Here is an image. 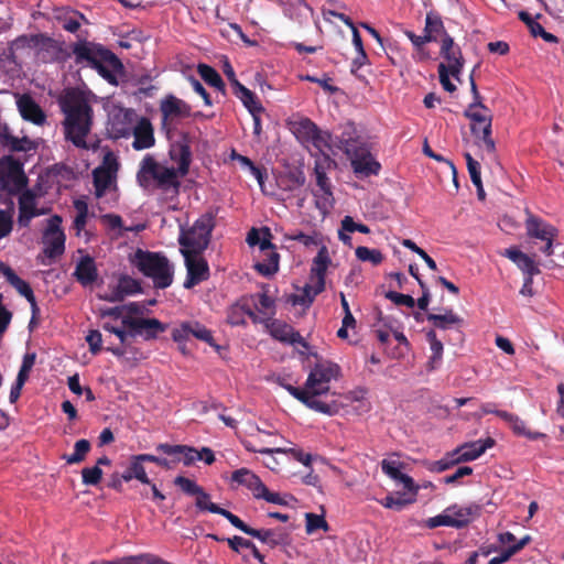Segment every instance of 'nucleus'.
Here are the masks:
<instances>
[{"instance_id": "2f4dec72", "label": "nucleus", "mask_w": 564, "mask_h": 564, "mask_svg": "<svg viewBox=\"0 0 564 564\" xmlns=\"http://www.w3.org/2000/svg\"><path fill=\"white\" fill-rule=\"evenodd\" d=\"M426 318L435 328L442 330L451 329L453 327H456L459 330L463 325V318L453 310H446L444 314L429 313Z\"/></svg>"}, {"instance_id": "473e14b6", "label": "nucleus", "mask_w": 564, "mask_h": 564, "mask_svg": "<svg viewBox=\"0 0 564 564\" xmlns=\"http://www.w3.org/2000/svg\"><path fill=\"white\" fill-rule=\"evenodd\" d=\"M0 272L20 295L24 296L26 301H31L30 297H32L34 293L26 281L22 280L9 265L3 262H0Z\"/></svg>"}, {"instance_id": "f8f14e48", "label": "nucleus", "mask_w": 564, "mask_h": 564, "mask_svg": "<svg viewBox=\"0 0 564 564\" xmlns=\"http://www.w3.org/2000/svg\"><path fill=\"white\" fill-rule=\"evenodd\" d=\"M440 54L448 63L446 65L451 68V75L459 80V75L464 67V56L458 44L449 34H444L440 40Z\"/></svg>"}, {"instance_id": "4468645a", "label": "nucleus", "mask_w": 564, "mask_h": 564, "mask_svg": "<svg viewBox=\"0 0 564 564\" xmlns=\"http://www.w3.org/2000/svg\"><path fill=\"white\" fill-rule=\"evenodd\" d=\"M191 336L207 343L216 349H219V346L214 341L212 332L198 322L183 323L178 328H174L172 332L173 340L178 344L187 340Z\"/></svg>"}, {"instance_id": "f257e3e1", "label": "nucleus", "mask_w": 564, "mask_h": 564, "mask_svg": "<svg viewBox=\"0 0 564 564\" xmlns=\"http://www.w3.org/2000/svg\"><path fill=\"white\" fill-rule=\"evenodd\" d=\"M58 105L64 115V134L76 148L89 149L86 137L93 128L94 110L86 94L77 88H67Z\"/></svg>"}, {"instance_id": "0eeeda50", "label": "nucleus", "mask_w": 564, "mask_h": 564, "mask_svg": "<svg viewBox=\"0 0 564 564\" xmlns=\"http://www.w3.org/2000/svg\"><path fill=\"white\" fill-rule=\"evenodd\" d=\"M178 176L177 170L161 165L152 155L148 154L141 162L137 180L143 188H147L150 185V181L153 180L159 188L163 191L173 188L175 193H178L181 186Z\"/></svg>"}, {"instance_id": "de8ad7c7", "label": "nucleus", "mask_w": 564, "mask_h": 564, "mask_svg": "<svg viewBox=\"0 0 564 564\" xmlns=\"http://www.w3.org/2000/svg\"><path fill=\"white\" fill-rule=\"evenodd\" d=\"M197 72L206 84L221 91L225 90L224 80L214 67L207 64H198Z\"/></svg>"}, {"instance_id": "6e6d98bb", "label": "nucleus", "mask_w": 564, "mask_h": 564, "mask_svg": "<svg viewBox=\"0 0 564 564\" xmlns=\"http://www.w3.org/2000/svg\"><path fill=\"white\" fill-rule=\"evenodd\" d=\"M174 485L188 496H196L197 494H202L203 487L197 485L196 481L184 476H177L174 479Z\"/></svg>"}, {"instance_id": "9b49d317", "label": "nucleus", "mask_w": 564, "mask_h": 564, "mask_svg": "<svg viewBox=\"0 0 564 564\" xmlns=\"http://www.w3.org/2000/svg\"><path fill=\"white\" fill-rule=\"evenodd\" d=\"M290 394L306 405L308 409L318 413L333 415L339 410V404L336 400L325 401L317 399L313 390L307 387V380L305 381L303 388L296 387Z\"/></svg>"}, {"instance_id": "58836bf2", "label": "nucleus", "mask_w": 564, "mask_h": 564, "mask_svg": "<svg viewBox=\"0 0 564 564\" xmlns=\"http://www.w3.org/2000/svg\"><path fill=\"white\" fill-rule=\"evenodd\" d=\"M122 478L124 481H130L133 478L138 479L142 484L150 485L151 480L149 479L144 466L143 460L138 458V455L131 457V462L129 467L122 474Z\"/></svg>"}, {"instance_id": "f3484780", "label": "nucleus", "mask_w": 564, "mask_h": 564, "mask_svg": "<svg viewBox=\"0 0 564 564\" xmlns=\"http://www.w3.org/2000/svg\"><path fill=\"white\" fill-rule=\"evenodd\" d=\"M267 328L269 329L270 335L284 344H299L304 348H308L307 341L300 335L299 332H295L294 328L281 321L273 319L267 323Z\"/></svg>"}, {"instance_id": "6ab92c4d", "label": "nucleus", "mask_w": 564, "mask_h": 564, "mask_svg": "<svg viewBox=\"0 0 564 564\" xmlns=\"http://www.w3.org/2000/svg\"><path fill=\"white\" fill-rule=\"evenodd\" d=\"M131 133L133 134L132 148L134 150H144L152 148L155 143L154 129L151 121L147 117H141L137 124L133 126Z\"/></svg>"}, {"instance_id": "1a4fd4ad", "label": "nucleus", "mask_w": 564, "mask_h": 564, "mask_svg": "<svg viewBox=\"0 0 564 564\" xmlns=\"http://www.w3.org/2000/svg\"><path fill=\"white\" fill-rule=\"evenodd\" d=\"M341 375L340 367L330 360L318 359L307 376V387L313 390L317 399L326 397L332 380H337Z\"/></svg>"}, {"instance_id": "b1692460", "label": "nucleus", "mask_w": 564, "mask_h": 564, "mask_svg": "<svg viewBox=\"0 0 564 564\" xmlns=\"http://www.w3.org/2000/svg\"><path fill=\"white\" fill-rule=\"evenodd\" d=\"M482 507L479 503L473 502L464 507L457 505L448 507L453 521L458 524L454 525L455 529L467 527L471 521L481 514Z\"/></svg>"}, {"instance_id": "0e129e2a", "label": "nucleus", "mask_w": 564, "mask_h": 564, "mask_svg": "<svg viewBox=\"0 0 564 564\" xmlns=\"http://www.w3.org/2000/svg\"><path fill=\"white\" fill-rule=\"evenodd\" d=\"M86 341L89 347V351L93 355H98L102 350V336L97 329L89 330L86 336Z\"/></svg>"}, {"instance_id": "774afa93", "label": "nucleus", "mask_w": 564, "mask_h": 564, "mask_svg": "<svg viewBox=\"0 0 564 564\" xmlns=\"http://www.w3.org/2000/svg\"><path fill=\"white\" fill-rule=\"evenodd\" d=\"M89 564H142V554L123 556L113 561H91Z\"/></svg>"}, {"instance_id": "338daca9", "label": "nucleus", "mask_w": 564, "mask_h": 564, "mask_svg": "<svg viewBox=\"0 0 564 564\" xmlns=\"http://www.w3.org/2000/svg\"><path fill=\"white\" fill-rule=\"evenodd\" d=\"M195 506L200 511H209L212 513H216V510L214 507H219L218 505L210 501V495L202 488V494H197L196 496Z\"/></svg>"}, {"instance_id": "c85d7f7f", "label": "nucleus", "mask_w": 564, "mask_h": 564, "mask_svg": "<svg viewBox=\"0 0 564 564\" xmlns=\"http://www.w3.org/2000/svg\"><path fill=\"white\" fill-rule=\"evenodd\" d=\"M231 481L248 488L253 497L263 490V482L253 471L248 468H239L231 474Z\"/></svg>"}, {"instance_id": "cd10ccee", "label": "nucleus", "mask_w": 564, "mask_h": 564, "mask_svg": "<svg viewBox=\"0 0 564 564\" xmlns=\"http://www.w3.org/2000/svg\"><path fill=\"white\" fill-rule=\"evenodd\" d=\"M137 113L132 109H121L112 117L111 127L117 138H124L131 134L133 121Z\"/></svg>"}, {"instance_id": "09e8293b", "label": "nucleus", "mask_w": 564, "mask_h": 564, "mask_svg": "<svg viewBox=\"0 0 564 564\" xmlns=\"http://www.w3.org/2000/svg\"><path fill=\"white\" fill-rule=\"evenodd\" d=\"M330 263L329 253L326 246H322L313 259L311 275L325 278L327 268Z\"/></svg>"}, {"instance_id": "5701e85b", "label": "nucleus", "mask_w": 564, "mask_h": 564, "mask_svg": "<svg viewBox=\"0 0 564 564\" xmlns=\"http://www.w3.org/2000/svg\"><path fill=\"white\" fill-rule=\"evenodd\" d=\"M74 276L83 286L93 285L98 279V270L93 257L84 256L76 264Z\"/></svg>"}, {"instance_id": "4c0bfd02", "label": "nucleus", "mask_w": 564, "mask_h": 564, "mask_svg": "<svg viewBox=\"0 0 564 564\" xmlns=\"http://www.w3.org/2000/svg\"><path fill=\"white\" fill-rule=\"evenodd\" d=\"M323 18L327 22H332V18H338L341 21H344V23L351 29L352 44H354L357 53L366 52L364 48L361 35H360L358 29L356 28V25L354 24L352 20L348 15H346L344 13H338L333 10H323Z\"/></svg>"}, {"instance_id": "72a5a7b5", "label": "nucleus", "mask_w": 564, "mask_h": 564, "mask_svg": "<svg viewBox=\"0 0 564 564\" xmlns=\"http://www.w3.org/2000/svg\"><path fill=\"white\" fill-rule=\"evenodd\" d=\"M310 145H312L319 154L323 155L325 162L328 164H335L329 155V152H332V134L328 131H323L318 128L311 142L308 143V147Z\"/></svg>"}, {"instance_id": "e433bc0d", "label": "nucleus", "mask_w": 564, "mask_h": 564, "mask_svg": "<svg viewBox=\"0 0 564 564\" xmlns=\"http://www.w3.org/2000/svg\"><path fill=\"white\" fill-rule=\"evenodd\" d=\"M2 144L10 149L12 152H28L35 149L34 142L28 137L18 138L12 135L8 128L4 127L1 133Z\"/></svg>"}, {"instance_id": "c9c22d12", "label": "nucleus", "mask_w": 564, "mask_h": 564, "mask_svg": "<svg viewBox=\"0 0 564 564\" xmlns=\"http://www.w3.org/2000/svg\"><path fill=\"white\" fill-rule=\"evenodd\" d=\"M317 129L318 127L308 118H302L292 126L295 138L307 148Z\"/></svg>"}, {"instance_id": "ea45409f", "label": "nucleus", "mask_w": 564, "mask_h": 564, "mask_svg": "<svg viewBox=\"0 0 564 564\" xmlns=\"http://www.w3.org/2000/svg\"><path fill=\"white\" fill-rule=\"evenodd\" d=\"M235 95L241 100L250 113L264 112V108L259 101L257 95L243 85H239V88L235 90Z\"/></svg>"}, {"instance_id": "864d4df0", "label": "nucleus", "mask_w": 564, "mask_h": 564, "mask_svg": "<svg viewBox=\"0 0 564 564\" xmlns=\"http://www.w3.org/2000/svg\"><path fill=\"white\" fill-rule=\"evenodd\" d=\"M117 285L120 288L121 292H123L126 296L142 292L140 281L127 274H122L119 276Z\"/></svg>"}, {"instance_id": "7ed1b4c3", "label": "nucleus", "mask_w": 564, "mask_h": 564, "mask_svg": "<svg viewBox=\"0 0 564 564\" xmlns=\"http://www.w3.org/2000/svg\"><path fill=\"white\" fill-rule=\"evenodd\" d=\"M336 145L344 151L350 160L355 174L361 177L378 175L381 169L380 163L375 160L368 145L355 138L351 131H344L337 139Z\"/></svg>"}, {"instance_id": "7c9ffc66", "label": "nucleus", "mask_w": 564, "mask_h": 564, "mask_svg": "<svg viewBox=\"0 0 564 564\" xmlns=\"http://www.w3.org/2000/svg\"><path fill=\"white\" fill-rule=\"evenodd\" d=\"M156 451L170 456L182 454L183 463L185 466H191L196 460L200 459L198 456V451L187 445H171L167 443H162L156 446Z\"/></svg>"}, {"instance_id": "39448f33", "label": "nucleus", "mask_w": 564, "mask_h": 564, "mask_svg": "<svg viewBox=\"0 0 564 564\" xmlns=\"http://www.w3.org/2000/svg\"><path fill=\"white\" fill-rule=\"evenodd\" d=\"M217 209H209L200 215L192 227L188 229L181 230L178 237V243L183 247L182 249H188V251L203 252L207 249L212 232L216 227Z\"/></svg>"}, {"instance_id": "5fc2aeb1", "label": "nucleus", "mask_w": 564, "mask_h": 564, "mask_svg": "<svg viewBox=\"0 0 564 564\" xmlns=\"http://www.w3.org/2000/svg\"><path fill=\"white\" fill-rule=\"evenodd\" d=\"M216 510V514H220L224 518H226L235 528L242 531L243 533L250 535L251 527L246 524L238 516L234 514L232 512L221 508V507H214Z\"/></svg>"}, {"instance_id": "2eb2a0df", "label": "nucleus", "mask_w": 564, "mask_h": 564, "mask_svg": "<svg viewBox=\"0 0 564 564\" xmlns=\"http://www.w3.org/2000/svg\"><path fill=\"white\" fill-rule=\"evenodd\" d=\"M314 172L317 189L313 192V195L316 197V206L318 209L327 210L334 206L335 202L330 181L319 162H316Z\"/></svg>"}, {"instance_id": "052dcab7", "label": "nucleus", "mask_w": 564, "mask_h": 564, "mask_svg": "<svg viewBox=\"0 0 564 564\" xmlns=\"http://www.w3.org/2000/svg\"><path fill=\"white\" fill-rule=\"evenodd\" d=\"M402 246H404L405 248L412 250L413 252H415L419 257H421L424 262L426 263V265L433 270V271H436L437 270V265H436V262L422 249L420 248L419 246H416V243L414 241H412L411 239H404L402 241Z\"/></svg>"}, {"instance_id": "8fccbe9b", "label": "nucleus", "mask_w": 564, "mask_h": 564, "mask_svg": "<svg viewBox=\"0 0 564 564\" xmlns=\"http://www.w3.org/2000/svg\"><path fill=\"white\" fill-rule=\"evenodd\" d=\"M74 207L77 212V215L74 219L73 227L76 230V235L79 236L87 224L88 204L84 199H76L74 202Z\"/></svg>"}, {"instance_id": "49530a36", "label": "nucleus", "mask_w": 564, "mask_h": 564, "mask_svg": "<svg viewBox=\"0 0 564 564\" xmlns=\"http://www.w3.org/2000/svg\"><path fill=\"white\" fill-rule=\"evenodd\" d=\"M90 448L91 445L88 440H78L74 445V452L72 454H64L62 459H64L68 465L79 464L85 460Z\"/></svg>"}, {"instance_id": "393cba45", "label": "nucleus", "mask_w": 564, "mask_h": 564, "mask_svg": "<svg viewBox=\"0 0 564 564\" xmlns=\"http://www.w3.org/2000/svg\"><path fill=\"white\" fill-rule=\"evenodd\" d=\"M250 536L258 539L270 549L288 544L289 534L281 528L275 529H251Z\"/></svg>"}, {"instance_id": "4d7b16f0", "label": "nucleus", "mask_w": 564, "mask_h": 564, "mask_svg": "<svg viewBox=\"0 0 564 564\" xmlns=\"http://www.w3.org/2000/svg\"><path fill=\"white\" fill-rule=\"evenodd\" d=\"M13 229V205L7 210H0V239L9 236Z\"/></svg>"}, {"instance_id": "69168bd1", "label": "nucleus", "mask_w": 564, "mask_h": 564, "mask_svg": "<svg viewBox=\"0 0 564 564\" xmlns=\"http://www.w3.org/2000/svg\"><path fill=\"white\" fill-rule=\"evenodd\" d=\"M386 297L399 306L404 305L406 307L412 308L415 305L414 299L409 294L398 293L395 291H388L386 293Z\"/></svg>"}, {"instance_id": "bb28decb", "label": "nucleus", "mask_w": 564, "mask_h": 564, "mask_svg": "<svg viewBox=\"0 0 564 564\" xmlns=\"http://www.w3.org/2000/svg\"><path fill=\"white\" fill-rule=\"evenodd\" d=\"M499 417L509 424L510 429L517 436L527 437L531 441H536L546 436L541 432H532L527 427L525 422L517 414L503 412L499 413Z\"/></svg>"}, {"instance_id": "aec40b11", "label": "nucleus", "mask_w": 564, "mask_h": 564, "mask_svg": "<svg viewBox=\"0 0 564 564\" xmlns=\"http://www.w3.org/2000/svg\"><path fill=\"white\" fill-rule=\"evenodd\" d=\"M32 42L37 47V56L41 61L54 62L62 57V46L56 40L44 34H37L32 37Z\"/></svg>"}, {"instance_id": "dca6fc26", "label": "nucleus", "mask_w": 564, "mask_h": 564, "mask_svg": "<svg viewBox=\"0 0 564 564\" xmlns=\"http://www.w3.org/2000/svg\"><path fill=\"white\" fill-rule=\"evenodd\" d=\"M495 444L496 442L492 437H487L486 440H478L475 442H467L451 452V456H456L459 463L471 462L480 457L488 448H491Z\"/></svg>"}, {"instance_id": "e2e57ef3", "label": "nucleus", "mask_w": 564, "mask_h": 564, "mask_svg": "<svg viewBox=\"0 0 564 564\" xmlns=\"http://www.w3.org/2000/svg\"><path fill=\"white\" fill-rule=\"evenodd\" d=\"M285 238L288 240H295L304 245L305 247L317 246L318 237L317 234L307 235L302 231H294L293 234H286Z\"/></svg>"}, {"instance_id": "423d86ee", "label": "nucleus", "mask_w": 564, "mask_h": 564, "mask_svg": "<svg viewBox=\"0 0 564 564\" xmlns=\"http://www.w3.org/2000/svg\"><path fill=\"white\" fill-rule=\"evenodd\" d=\"M73 53L76 62H87L90 67L109 82L115 79L109 67L117 68L121 66L119 58L111 51L87 42L76 43L73 47Z\"/></svg>"}, {"instance_id": "6e6552de", "label": "nucleus", "mask_w": 564, "mask_h": 564, "mask_svg": "<svg viewBox=\"0 0 564 564\" xmlns=\"http://www.w3.org/2000/svg\"><path fill=\"white\" fill-rule=\"evenodd\" d=\"M485 112L479 106H468L464 111V116L471 121L470 130L476 138V143L479 147L484 145L488 153L494 154L496 152V143L491 137L492 118Z\"/></svg>"}, {"instance_id": "412c9836", "label": "nucleus", "mask_w": 564, "mask_h": 564, "mask_svg": "<svg viewBox=\"0 0 564 564\" xmlns=\"http://www.w3.org/2000/svg\"><path fill=\"white\" fill-rule=\"evenodd\" d=\"M43 212L36 207V196L31 191H24L19 196V216L18 224L20 227H29L34 217L42 215Z\"/></svg>"}, {"instance_id": "f03ea898", "label": "nucleus", "mask_w": 564, "mask_h": 564, "mask_svg": "<svg viewBox=\"0 0 564 564\" xmlns=\"http://www.w3.org/2000/svg\"><path fill=\"white\" fill-rule=\"evenodd\" d=\"M130 262L140 273L152 280L155 289L164 290L172 285L174 265L165 254L137 249L130 257Z\"/></svg>"}, {"instance_id": "37998d69", "label": "nucleus", "mask_w": 564, "mask_h": 564, "mask_svg": "<svg viewBox=\"0 0 564 564\" xmlns=\"http://www.w3.org/2000/svg\"><path fill=\"white\" fill-rule=\"evenodd\" d=\"M280 254L274 250L264 251V260L257 262L254 269L264 276H271L279 270Z\"/></svg>"}, {"instance_id": "c756f323", "label": "nucleus", "mask_w": 564, "mask_h": 564, "mask_svg": "<svg viewBox=\"0 0 564 564\" xmlns=\"http://www.w3.org/2000/svg\"><path fill=\"white\" fill-rule=\"evenodd\" d=\"M160 110L164 119L175 117H188L191 115V107L182 99L174 96H169L161 101Z\"/></svg>"}, {"instance_id": "f704fd0d", "label": "nucleus", "mask_w": 564, "mask_h": 564, "mask_svg": "<svg viewBox=\"0 0 564 564\" xmlns=\"http://www.w3.org/2000/svg\"><path fill=\"white\" fill-rule=\"evenodd\" d=\"M401 463L397 460L383 459L381 463V468L384 474H387L390 478L395 481H399L403 485V487L408 490H411L414 487L413 479L403 474L400 470Z\"/></svg>"}, {"instance_id": "4be33fe9", "label": "nucleus", "mask_w": 564, "mask_h": 564, "mask_svg": "<svg viewBox=\"0 0 564 564\" xmlns=\"http://www.w3.org/2000/svg\"><path fill=\"white\" fill-rule=\"evenodd\" d=\"M18 109L21 117L36 126H43L46 121V115L39 104L30 96L22 95L18 101Z\"/></svg>"}, {"instance_id": "680f3d73", "label": "nucleus", "mask_w": 564, "mask_h": 564, "mask_svg": "<svg viewBox=\"0 0 564 564\" xmlns=\"http://www.w3.org/2000/svg\"><path fill=\"white\" fill-rule=\"evenodd\" d=\"M464 158L466 160L467 170L473 184L481 182V167L479 162L475 160L468 152L464 154Z\"/></svg>"}, {"instance_id": "3c124183", "label": "nucleus", "mask_w": 564, "mask_h": 564, "mask_svg": "<svg viewBox=\"0 0 564 564\" xmlns=\"http://www.w3.org/2000/svg\"><path fill=\"white\" fill-rule=\"evenodd\" d=\"M355 253L358 260L371 262L373 265L380 264L384 259L380 250L362 246L357 247Z\"/></svg>"}, {"instance_id": "a19ab883", "label": "nucleus", "mask_w": 564, "mask_h": 564, "mask_svg": "<svg viewBox=\"0 0 564 564\" xmlns=\"http://www.w3.org/2000/svg\"><path fill=\"white\" fill-rule=\"evenodd\" d=\"M426 339L432 351V355L429 359V368L430 370H434L440 366L443 358V343L437 338L435 329H430L426 332Z\"/></svg>"}, {"instance_id": "13d9d810", "label": "nucleus", "mask_w": 564, "mask_h": 564, "mask_svg": "<svg viewBox=\"0 0 564 564\" xmlns=\"http://www.w3.org/2000/svg\"><path fill=\"white\" fill-rule=\"evenodd\" d=\"M456 524H458V523L453 521V518L448 511V508H446L443 513L437 514L432 518H429L426 521V525L430 529H435V528L442 527V525L454 528V525H456Z\"/></svg>"}, {"instance_id": "9d476101", "label": "nucleus", "mask_w": 564, "mask_h": 564, "mask_svg": "<svg viewBox=\"0 0 564 564\" xmlns=\"http://www.w3.org/2000/svg\"><path fill=\"white\" fill-rule=\"evenodd\" d=\"M181 252L187 269V275L184 281L185 289H192L209 278L207 261L197 257L200 252L188 251V249H181Z\"/></svg>"}, {"instance_id": "bf43d9fd", "label": "nucleus", "mask_w": 564, "mask_h": 564, "mask_svg": "<svg viewBox=\"0 0 564 564\" xmlns=\"http://www.w3.org/2000/svg\"><path fill=\"white\" fill-rule=\"evenodd\" d=\"M102 478V470L98 466L85 467L82 469V480L84 485L96 486Z\"/></svg>"}, {"instance_id": "a878e982", "label": "nucleus", "mask_w": 564, "mask_h": 564, "mask_svg": "<svg viewBox=\"0 0 564 564\" xmlns=\"http://www.w3.org/2000/svg\"><path fill=\"white\" fill-rule=\"evenodd\" d=\"M246 316H249L253 323H257L259 319L248 302L240 300L228 308L227 322L231 326H242L246 325Z\"/></svg>"}, {"instance_id": "20e7f679", "label": "nucleus", "mask_w": 564, "mask_h": 564, "mask_svg": "<svg viewBox=\"0 0 564 564\" xmlns=\"http://www.w3.org/2000/svg\"><path fill=\"white\" fill-rule=\"evenodd\" d=\"M122 327H116L109 323H104L102 328L111 334H115L122 346H124L128 339L141 337L144 340L156 339L161 333H164L167 328L165 324L156 318H143V317H122Z\"/></svg>"}, {"instance_id": "a18cd8bd", "label": "nucleus", "mask_w": 564, "mask_h": 564, "mask_svg": "<svg viewBox=\"0 0 564 564\" xmlns=\"http://www.w3.org/2000/svg\"><path fill=\"white\" fill-rule=\"evenodd\" d=\"M115 174L109 173L104 169H95L93 172L94 187L96 197L100 198L105 195L110 186Z\"/></svg>"}, {"instance_id": "79ce46f5", "label": "nucleus", "mask_w": 564, "mask_h": 564, "mask_svg": "<svg viewBox=\"0 0 564 564\" xmlns=\"http://www.w3.org/2000/svg\"><path fill=\"white\" fill-rule=\"evenodd\" d=\"M424 33H426L429 36H432L433 42L437 41L438 35L443 37L444 34H448L445 30L442 18L437 12L430 11L426 14Z\"/></svg>"}, {"instance_id": "603ef678", "label": "nucleus", "mask_w": 564, "mask_h": 564, "mask_svg": "<svg viewBox=\"0 0 564 564\" xmlns=\"http://www.w3.org/2000/svg\"><path fill=\"white\" fill-rule=\"evenodd\" d=\"M306 525L305 530L307 534H312L317 530H323L327 532L329 530V525L325 520L324 516H319L316 513L307 512L305 513Z\"/></svg>"}, {"instance_id": "a211bd4d", "label": "nucleus", "mask_w": 564, "mask_h": 564, "mask_svg": "<svg viewBox=\"0 0 564 564\" xmlns=\"http://www.w3.org/2000/svg\"><path fill=\"white\" fill-rule=\"evenodd\" d=\"M525 230L530 238L546 240L558 236L556 227L527 210Z\"/></svg>"}, {"instance_id": "ddd939ff", "label": "nucleus", "mask_w": 564, "mask_h": 564, "mask_svg": "<svg viewBox=\"0 0 564 564\" xmlns=\"http://www.w3.org/2000/svg\"><path fill=\"white\" fill-rule=\"evenodd\" d=\"M192 138L188 133H182L180 139L172 143L170 149V158L177 163V172L180 176L188 174L192 163Z\"/></svg>"}, {"instance_id": "c03bdc74", "label": "nucleus", "mask_w": 564, "mask_h": 564, "mask_svg": "<svg viewBox=\"0 0 564 564\" xmlns=\"http://www.w3.org/2000/svg\"><path fill=\"white\" fill-rule=\"evenodd\" d=\"M44 254L50 259H55L62 256L65 251V235L43 237Z\"/></svg>"}]
</instances>
